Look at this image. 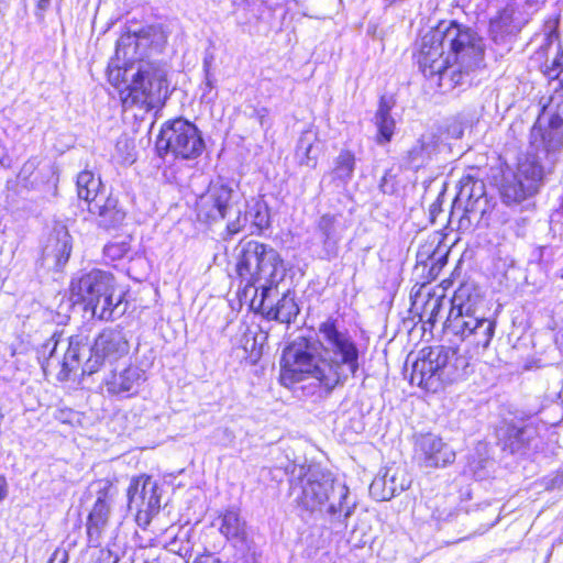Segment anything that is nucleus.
<instances>
[{"label":"nucleus","instance_id":"nucleus-1","mask_svg":"<svg viewBox=\"0 0 563 563\" xmlns=\"http://www.w3.org/2000/svg\"><path fill=\"white\" fill-rule=\"evenodd\" d=\"M318 345L305 338L291 342L283 352L280 379L295 383L307 376L316 378L327 391L343 385L360 368V351L347 332L340 331L338 321L328 318L319 324Z\"/></svg>","mask_w":563,"mask_h":563},{"label":"nucleus","instance_id":"nucleus-2","mask_svg":"<svg viewBox=\"0 0 563 563\" xmlns=\"http://www.w3.org/2000/svg\"><path fill=\"white\" fill-rule=\"evenodd\" d=\"M484 62V45L472 30L452 21L442 22L421 38L418 54L423 76L449 92L466 82Z\"/></svg>","mask_w":563,"mask_h":563},{"label":"nucleus","instance_id":"nucleus-3","mask_svg":"<svg viewBox=\"0 0 563 563\" xmlns=\"http://www.w3.org/2000/svg\"><path fill=\"white\" fill-rule=\"evenodd\" d=\"M129 350V340L123 330L107 328L92 343L85 332L70 335L65 342L55 333L40 347L37 358L46 376L66 382L79 369L81 375L97 373L106 362L120 360Z\"/></svg>","mask_w":563,"mask_h":563},{"label":"nucleus","instance_id":"nucleus-4","mask_svg":"<svg viewBox=\"0 0 563 563\" xmlns=\"http://www.w3.org/2000/svg\"><path fill=\"white\" fill-rule=\"evenodd\" d=\"M531 152L519 163L516 176L538 191L547 175L553 173L563 152V96L542 103L530 133Z\"/></svg>","mask_w":563,"mask_h":563},{"label":"nucleus","instance_id":"nucleus-5","mask_svg":"<svg viewBox=\"0 0 563 563\" xmlns=\"http://www.w3.org/2000/svg\"><path fill=\"white\" fill-rule=\"evenodd\" d=\"M109 81L120 88L124 110L144 112L162 107L167 99L166 69L159 63L113 57L108 66Z\"/></svg>","mask_w":563,"mask_h":563},{"label":"nucleus","instance_id":"nucleus-6","mask_svg":"<svg viewBox=\"0 0 563 563\" xmlns=\"http://www.w3.org/2000/svg\"><path fill=\"white\" fill-rule=\"evenodd\" d=\"M470 358L445 346L422 349L412 363L410 384L435 393L442 384L453 383L468 374Z\"/></svg>","mask_w":563,"mask_h":563},{"label":"nucleus","instance_id":"nucleus-7","mask_svg":"<svg viewBox=\"0 0 563 563\" xmlns=\"http://www.w3.org/2000/svg\"><path fill=\"white\" fill-rule=\"evenodd\" d=\"M238 251V274L247 286L261 291L263 306L268 292L284 277L283 260L271 245L254 240H242Z\"/></svg>","mask_w":563,"mask_h":563},{"label":"nucleus","instance_id":"nucleus-8","mask_svg":"<svg viewBox=\"0 0 563 563\" xmlns=\"http://www.w3.org/2000/svg\"><path fill=\"white\" fill-rule=\"evenodd\" d=\"M197 217L206 223L227 220L225 234L233 236L246 225L243 205L239 194L222 181L210 183L206 192L197 200Z\"/></svg>","mask_w":563,"mask_h":563},{"label":"nucleus","instance_id":"nucleus-9","mask_svg":"<svg viewBox=\"0 0 563 563\" xmlns=\"http://www.w3.org/2000/svg\"><path fill=\"white\" fill-rule=\"evenodd\" d=\"M206 143L200 130L192 122L177 118L166 121L156 140L159 157L172 155L174 158L192 161L205 151Z\"/></svg>","mask_w":563,"mask_h":563},{"label":"nucleus","instance_id":"nucleus-10","mask_svg":"<svg viewBox=\"0 0 563 563\" xmlns=\"http://www.w3.org/2000/svg\"><path fill=\"white\" fill-rule=\"evenodd\" d=\"M495 328V320L485 317L484 313L450 311L445 321L446 333L483 349L489 345Z\"/></svg>","mask_w":563,"mask_h":563},{"label":"nucleus","instance_id":"nucleus-11","mask_svg":"<svg viewBox=\"0 0 563 563\" xmlns=\"http://www.w3.org/2000/svg\"><path fill=\"white\" fill-rule=\"evenodd\" d=\"M115 487L108 479H99L90 484L88 494L96 500L87 518L88 541L93 547L101 543L103 532L109 526Z\"/></svg>","mask_w":563,"mask_h":563},{"label":"nucleus","instance_id":"nucleus-12","mask_svg":"<svg viewBox=\"0 0 563 563\" xmlns=\"http://www.w3.org/2000/svg\"><path fill=\"white\" fill-rule=\"evenodd\" d=\"M484 188L483 181L471 175L461 178L451 210V217L459 216L460 229L470 228L474 219L479 220L484 214L487 205Z\"/></svg>","mask_w":563,"mask_h":563},{"label":"nucleus","instance_id":"nucleus-13","mask_svg":"<svg viewBox=\"0 0 563 563\" xmlns=\"http://www.w3.org/2000/svg\"><path fill=\"white\" fill-rule=\"evenodd\" d=\"M298 478L301 483V494L297 497L299 506L314 512L321 510L330 498V490L334 488V477L330 472L319 467L309 466L299 468Z\"/></svg>","mask_w":563,"mask_h":563},{"label":"nucleus","instance_id":"nucleus-14","mask_svg":"<svg viewBox=\"0 0 563 563\" xmlns=\"http://www.w3.org/2000/svg\"><path fill=\"white\" fill-rule=\"evenodd\" d=\"M413 459L424 468L445 467L455 460L454 450L434 433L415 435Z\"/></svg>","mask_w":563,"mask_h":563},{"label":"nucleus","instance_id":"nucleus-15","mask_svg":"<svg viewBox=\"0 0 563 563\" xmlns=\"http://www.w3.org/2000/svg\"><path fill=\"white\" fill-rule=\"evenodd\" d=\"M166 43L167 33L161 24L146 25L133 33L123 34L117 42L114 57L122 60L133 58L139 47L162 52Z\"/></svg>","mask_w":563,"mask_h":563},{"label":"nucleus","instance_id":"nucleus-16","mask_svg":"<svg viewBox=\"0 0 563 563\" xmlns=\"http://www.w3.org/2000/svg\"><path fill=\"white\" fill-rule=\"evenodd\" d=\"M113 280L111 273L101 269H92L74 277L70 283L71 298L75 302L84 303L86 309L102 291H110Z\"/></svg>","mask_w":563,"mask_h":563},{"label":"nucleus","instance_id":"nucleus-17","mask_svg":"<svg viewBox=\"0 0 563 563\" xmlns=\"http://www.w3.org/2000/svg\"><path fill=\"white\" fill-rule=\"evenodd\" d=\"M536 434L537 430L532 426L518 427L514 423L504 422L497 429L499 443L511 453H525L526 449L530 448Z\"/></svg>","mask_w":563,"mask_h":563},{"label":"nucleus","instance_id":"nucleus-18","mask_svg":"<svg viewBox=\"0 0 563 563\" xmlns=\"http://www.w3.org/2000/svg\"><path fill=\"white\" fill-rule=\"evenodd\" d=\"M88 211L97 217L98 225L106 230L119 228L126 216L117 198L112 196L106 197L104 195L90 202Z\"/></svg>","mask_w":563,"mask_h":563},{"label":"nucleus","instance_id":"nucleus-19","mask_svg":"<svg viewBox=\"0 0 563 563\" xmlns=\"http://www.w3.org/2000/svg\"><path fill=\"white\" fill-rule=\"evenodd\" d=\"M409 484L402 470L387 468L383 476L372 482L369 493L377 500H389L407 489Z\"/></svg>","mask_w":563,"mask_h":563},{"label":"nucleus","instance_id":"nucleus-20","mask_svg":"<svg viewBox=\"0 0 563 563\" xmlns=\"http://www.w3.org/2000/svg\"><path fill=\"white\" fill-rule=\"evenodd\" d=\"M451 306L450 311L482 313L484 298L474 283H464L455 290Z\"/></svg>","mask_w":563,"mask_h":563},{"label":"nucleus","instance_id":"nucleus-21","mask_svg":"<svg viewBox=\"0 0 563 563\" xmlns=\"http://www.w3.org/2000/svg\"><path fill=\"white\" fill-rule=\"evenodd\" d=\"M123 295H115L114 280L111 283L110 291H104L95 298V301L85 310H90L92 316L104 321L114 318L115 314H123L125 307L121 308Z\"/></svg>","mask_w":563,"mask_h":563},{"label":"nucleus","instance_id":"nucleus-22","mask_svg":"<svg viewBox=\"0 0 563 563\" xmlns=\"http://www.w3.org/2000/svg\"><path fill=\"white\" fill-rule=\"evenodd\" d=\"M144 380V372L136 366H128L117 372L113 371L106 379L107 390L113 395L136 391Z\"/></svg>","mask_w":563,"mask_h":563},{"label":"nucleus","instance_id":"nucleus-23","mask_svg":"<svg viewBox=\"0 0 563 563\" xmlns=\"http://www.w3.org/2000/svg\"><path fill=\"white\" fill-rule=\"evenodd\" d=\"M70 252V235L65 228H60L48 238L43 249V260H52L53 266L59 268L68 261Z\"/></svg>","mask_w":563,"mask_h":563},{"label":"nucleus","instance_id":"nucleus-24","mask_svg":"<svg viewBox=\"0 0 563 563\" xmlns=\"http://www.w3.org/2000/svg\"><path fill=\"white\" fill-rule=\"evenodd\" d=\"M219 531L227 540L231 541L234 545L243 544L246 541V522L240 516V511L236 508L227 509L219 517Z\"/></svg>","mask_w":563,"mask_h":563},{"label":"nucleus","instance_id":"nucleus-25","mask_svg":"<svg viewBox=\"0 0 563 563\" xmlns=\"http://www.w3.org/2000/svg\"><path fill=\"white\" fill-rule=\"evenodd\" d=\"M527 4L532 9L531 12L521 13L515 8L507 7L500 11L498 18L493 21L492 26L507 34H516L528 23L531 14L536 11L537 1L527 0Z\"/></svg>","mask_w":563,"mask_h":563},{"label":"nucleus","instance_id":"nucleus-26","mask_svg":"<svg viewBox=\"0 0 563 563\" xmlns=\"http://www.w3.org/2000/svg\"><path fill=\"white\" fill-rule=\"evenodd\" d=\"M324 256L330 260L338 255V245L341 236L338 232V216L325 213L320 217L317 223Z\"/></svg>","mask_w":563,"mask_h":563},{"label":"nucleus","instance_id":"nucleus-27","mask_svg":"<svg viewBox=\"0 0 563 563\" xmlns=\"http://www.w3.org/2000/svg\"><path fill=\"white\" fill-rule=\"evenodd\" d=\"M333 486L330 490V498L327 500L328 507L327 512L330 516H343L344 519H347L355 507V504H350L349 501V487L334 478Z\"/></svg>","mask_w":563,"mask_h":563},{"label":"nucleus","instance_id":"nucleus-28","mask_svg":"<svg viewBox=\"0 0 563 563\" xmlns=\"http://www.w3.org/2000/svg\"><path fill=\"white\" fill-rule=\"evenodd\" d=\"M395 102L391 97H380L378 109L375 114V125L378 130L377 142L383 144L391 140L395 130V120L390 115V110Z\"/></svg>","mask_w":563,"mask_h":563},{"label":"nucleus","instance_id":"nucleus-29","mask_svg":"<svg viewBox=\"0 0 563 563\" xmlns=\"http://www.w3.org/2000/svg\"><path fill=\"white\" fill-rule=\"evenodd\" d=\"M266 298L264 299V302ZM260 307L269 320H276L283 323H290L298 314L299 308L294 297L284 295L275 306L266 307L260 302Z\"/></svg>","mask_w":563,"mask_h":563},{"label":"nucleus","instance_id":"nucleus-30","mask_svg":"<svg viewBox=\"0 0 563 563\" xmlns=\"http://www.w3.org/2000/svg\"><path fill=\"white\" fill-rule=\"evenodd\" d=\"M245 208L243 216H246V221L251 220L252 227L258 232L271 225L269 208L262 197L252 198L246 202Z\"/></svg>","mask_w":563,"mask_h":563},{"label":"nucleus","instance_id":"nucleus-31","mask_svg":"<svg viewBox=\"0 0 563 563\" xmlns=\"http://www.w3.org/2000/svg\"><path fill=\"white\" fill-rule=\"evenodd\" d=\"M534 194L536 191L516 175L506 178L501 186V197L507 205L519 203Z\"/></svg>","mask_w":563,"mask_h":563},{"label":"nucleus","instance_id":"nucleus-32","mask_svg":"<svg viewBox=\"0 0 563 563\" xmlns=\"http://www.w3.org/2000/svg\"><path fill=\"white\" fill-rule=\"evenodd\" d=\"M151 487L150 476L141 475L132 478L126 493L129 509H135L140 515Z\"/></svg>","mask_w":563,"mask_h":563},{"label":"nucleus","instance_id":"nucleus-33","mask_svg":"<svg viewBox=\"0 0 563 563\" xmlns=\"http://www.w3.org/2000/svg\"><path fill=\"white\" fill-rule=\"evenodd\" d=\"M77 194L78 197L88 202L96 201L102 194H100L101 180L96 177L90 170H82L77 176Z\"/></svg>","mask_w":563,"mask_h":563},{"label":"nucleus","instance_id":"nucleus-34","mask_svg":"<svg viewBox=\"0 0 563 563\" xmlns=\"http://www.w3.org/2000/svg\"><path fill=\"white\" fill-rule=\"evenodd\" d=\"M356 158L352 151L342 150L334 159L332 174L334 179L340 180L342 184L351 181L354 175Z\"/></svg>","mask_w":563,"mask_h":563},{"label":"nucleus","instance_id":"nucleus-35","mask_svg":"<svg viewBox=\"0 0 563 563\" xmlns=\"http://www.w3.org/2000/svg\"><path fill=\"white\" fill-rule=\"evenodd\" d=\"M317 136L312 131H303L298 140L296 155L301 165L314 167L317 165V153L313 150V143Z\"/></svg>","mask_w":563,"mask_h":563},{"label":"nucleus","instance_id":"nucleus-36","mask_svg":"<svg viewBox=\"0 0 563 563\" xmlns=\"http://www.w3.org/2000/svg\"><path fill=\"white\" fill-rule=\"evenodd\" d=\"M547 77L555 81L553 93L549 97L545 103H548L555 95L560 93L563 96V52L561 51L560 44L556 47V55L552 60L551 66H547L544 71Z\"/></svg>","mask_w":563,"mask_h":563},{"label":"nucleus","instance_id":"nucleus-37","mask_svg":"<svg viewBox=\"0 0 563 563\" xmlns=\"http://www.w3.org/2000/svg\"><path fill=\"white\" fill-rule=\"evenodd\" d=\"M444 301V295L429 294L421 308V319H426V322L433 324L437 321Z\"/></svg>","mask_w":563,"mask_h":563},{"label":"nucleus","instance_id":"nucleus-38","mask_svg":"<svg viewBox=\"0 0 563 563\" xmlns=\"http://www.w3.org/2000/svg\"><path fill=\"white\" fill-rule=\"evenodd\" d=\"M151 486L152 487L146 495L144 507H142L140 515H136L137 520H141L144 517L145 521H148V518L156 515L161 508V496L157 493V485L152 479Z\"/></svg>","mask_w":563,"mask_h":563},{"label":"nucleus","instance_id":"nucleus-39","mask_svg":"<svg viewBox=\"0 0 563 563\" xmlns=\"http://www.w3.org/2000/svg\"><path fill=\"white\" fill-rule=\"evenodd\" d=\"M429 157L427 146L422 141H417L416 144L407 152V164L413 169L421 167Z\"/></svg>","mask_w":563,"mask_h":563},{"label":"nucleus","instance_id":"nucleus-40","mask_svg":"<svg viewBox=\"0 0 563 563\" xmlns=\"http://www.w3.org/2000/svg\"><path fill=\"white\" fill-rule=\"evenodd\" d=\"M378 187L384 195H394L397 191L398 180L397 173H395L394 168H389L385 172Z\"/></svg>","mask_w":563,"mask_h":563},{"label":"nucleus","instance_id":"nucleus-41","mask_svg":"<svg viewBox=\"0 0 563 563\" xmlns=\"http://www.w3.org/2000/svg\"><path fill=\"white\" fill-rule=\"evenodd\" d=\"M129 251L130 245L126 241L111 242L108 243L103 249L106 256L113 261L122 258Z\"/></svg>","mask_w":563,"mask_h":563},{"label":"nucleus","instance_id":"nucleus-42","mask_svg":"<svg viewBox=\"0 0 563 563\" xmlns=\"http://www.w3.org/2000/svg\"><path fill=\"white\" fill-rule=\"evenodd\" d=\"M454 517H457V515L452 509H440L437 508L433 512V518L439 522H448L451 521Z\"/></svg>","mask_w":563,"mask_h":563},{"label":"nucleus","instance_id":"nucleus-43","mask_svg":"<svg viewBox=\"0 0 563 563\" xmlns=\"http://www.w3.org/2000/svg\"><path fill=\"white\" fill-rule=\"evenodd\" d=\"M99 563H132V560L130 558L121 560L108 551L102 554Z\"/></svg>","mask_w":563,"mask_h":563},{"label":"nucleus","instance_id":"nucleus-44","mask_svg":"<svg viewBox=\"0 0 563 563\" xmlns=\"http://www.w3.org/2000/svg\"><path fill=\"white\" fill-rule=\"evenodd\" d=\"M563 485V466L556 471L553 477L550 479L548 484L549 488L561 487Z\"/></svg>","mask_w":563,"mask_h":563},{"label":"nucleus","instance_id":"nucleus-45","mask_svg":"<svg viewBox=\"0 0 563 563\" xmlns=\"http://www.w3.org/2000/svg\"><path fill=\"white\" fill-rule=\"evenodd\" d=\"M68 554L66 551L56 550L47 563H67Z\"/></svg>","mask_w":563,"mask_h":563},{"label":"nucleus","instance_id":"nucleus-46","mask_svg":"<svg viewBox=\"0 0 563 563\" xmlns=\"http://www.w3.org/2000/svg\"><path fill=\"white\" fill-rule=\"evenodd\" d=\"M51 4V0H37V11H36V15L37 16H43V13L47 10V8L49 7Z\"/></svg>","mask_w":563,"mask_h":563},{"label":"nucleus","instance_id":"nucleus-47","mask_svg":"<svg viewBox=\"0 0 563 563\" xmlns=\"http://www.w3.org/2000/svg\"><path fill=\"white\" fill-rule=\"evenodd\" d=\"M8 494V484L3 476H0V500H3Z\"/></svg>","mask_w":563,"mask_h":563},{"label":"nucleus","instance_id":"nucleus-48","mask_svg":"<svg viewBox=\"0 0 563 563\" xmlns=\"http://www.w3.org/2000/svg\"><path fill=\"white\" fill-rule=\"evenodd\" d=\"M212 89H213V81H212L211 75H208L205 77L203 97L207 95V92L211 91Z\"/></svg>","mask_w":563,"mask_h":563},{"label":"nucleus","instance_id":"nucleus-49","mask_svg":"<svg viewBox=\"0 0 563 563\" xmlns=\"http://www.w3.org/2000/svg\"><path fill=\"white\" fill-rule=\"evenodd\" d=\"M559 33L555 27L551 29L547 34V41L549 44H551L553 41H558Z\"/></svg>","mask_w":563,"mask_h":563},{"label":"nucleus","instance_id":"nucleus-50","mask_svg":"<svg viewBox=\"0 0 563 563\" xmlns=\"http://www.w3.org/2000/svg\"><path fill=\"white\" fill-rule=\"evenodd\" d=\"M211 59H212V57L203 59V70H205L206 76L211 75L210 74Z\"/></svg>","mask_w":563,"mask_h":563},{"label":"nucleus","instance_id":"nucleus-51","mask_svg":"<svg viewBox=\"0 0 563 563\" xmlns=\"http://www.w3.org/2000/svg\"><path fill=\"white\" fill-rule=\"evenodd\" d=\"M266 113H267L266 109H262L261 111H258V121H260L261 125H264V123H265Z\"/></svg>","mask_w":563,"mask_h":563},{"label":"nucleus","instance_id":"nucleus-52","mask_svg":"<svg viewBox=\"0 0 563 563\" xmlns=\"http://www.w3.org/2000/svg\"><path fill=\"white\" fill-rule=\"evenodd\" d=\"M196 563H222V562L217 558L208 556L203 562H196Z\"/></svg>","mask_w":563,"mask_h":563}]
</instances>
